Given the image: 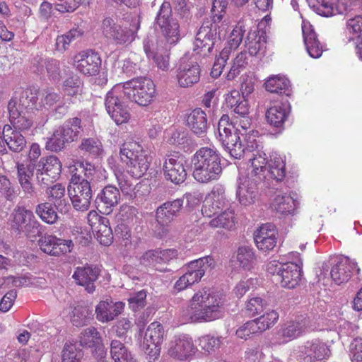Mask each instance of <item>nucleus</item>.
Listing matches in <instances>:
<instances>
[{
  "label": "nucleus",
  "mask_w": 362,
  "mask_h": 362,
  "mask_svg": "<svg viewBox=\"0 0 362 362\" xmlns=\"http://www.w3.org/2000/svg\"><path fill=\"white\" fill-rule=\"evenodd\" d=\"M355 271H359L356 262L347 257L341 256L334 259L330 275L334 283L340 285L347 282Z\"/></svg>",
  "instance_id": "obj_17"
},
{
  "label": "nucleus",
  "mask_w": 362,
  "mask_h": 362,
  "mask_svg": "<svg viewBox=\"0 0 362 362\" xmlns=\"http://www.w3.org/2000/svg\"><path fill=\"white\" fill-rule=\"evenodd\" d=\"M304 43L309 55L315 59L321 57L323 52L322 45L318 40L317 34L310 25L302 27Z\"/></svg>",
  "instance_id": "obj_34"
},
{
  "label": "nucleus",
  "mask_w": 362,
  "mask_h": 362,
  "mask_svg": "<svg viewBox=\"0 0 362 362\" xmlns=\"http://www.w3.org/2000/svg\"><path fill=\"white\" fill-rule=\"evenodd\" d=\"M248 64V58L246 52H241L233 60L230 68L226 75V78L229 81L233 80Z\"/></svg>",
  "instance_id": "obj_43"
},
{
  "label": "nucleus",
  "mask_w": 362,
  "mask_h": 362,
  "mask_svg": "<svg viewBox=\"0 0 362 362\" xmlns=\"http://www.w3.org/2000/svg\"><path fill=\"white\" fill-rule=\"evenodd\" d=\"M8 109L10 122L16 129L24 131L32 127L33 121L27 115V107L11 100L8 103Z\"/></svg>",
  "instance_id": "obj_23"
},
{
  "label": "nucleus",
  "mask_w": 362,
  "mask_h": 362,
  "mask_svg": "<svg viewBox=\"0 0 362 362\" xmlns=\"http://www.w3.org/2000/svg\"><path fill=\"white\" fill-rule=\"evenodd\" d=\"M245 44L251 56L257 55L264 48L265 41L262 40L256 31H250L245 40Z\"/></svg>",
  "instance_id": "obj_52"
},
{
  "label": "nucleus",
  "mask_w": 362,
  "mask_h": 362,
  "mask_svg": "<svg viewBox=\"0 0 362 362\" xmlns=\"http://www.w3.org/2000/svg\"><path fill=\"white\" fill-rule=\"evenodd\" d=\"M72 247L71 240H65L52 235L47 236V254L56 256L61 252H69L71 251Z\"/></svg>",
  "instance_id": "obj_39"
},
{
  "label": "nucleus",
  "mask_w": 362,
  "mask_h": 362,
  "mask_svg": "<svg viewBox=\"0 0 362 362\" xmlns=\"http://www.w3.org/2000/svg\"><path fill=\"white\" fill-rule=\"evenodd\" d=\"M71 184L75 185L74 187V194L69 192V197L72 201V204L83 202V204H90L91 198L90 185L87 180L82 179L80 173H75L71 175Z\"/></svg>",
  "instance_id": "obj_25"
},
{
  "label": "nucleus",
  "mask_w": 362,
  "mask_h": 362,
  "mask_svg": "<svg viewBox=\"0 0 362 362\" xmlns=\"http://www.w3.org/2000/svg\"><path fill=\"white\" fill-rule=\"evenodd\" d=\"M34 216L30 210L18 206L13 214L11 228L18 233H23L34 242V238L40 236L39 224L33 220Z\"/></svg>",
  "instance_id": "obj_9"
},
{
  "label": "nucleus",
  "mask_w": 362,
  "mask_h": 362,
  "mask_svg": "<svg viewBox=\"0 0 362 362\" xmlns=\"http://www.w3.org/2000/svg\"><path fill=\"white\" fill-rule=\"evenodd\" d=\"M80 345L91 349L92 354L97 358H103L106 355L100 332L93 327L84 329L79 337Z\"/></svg>",
  "instance_id": "obj_18"
},
{
  "label": "nucleus",
  "mask_w": 362,
  "mask_h": 362,
  "mask_svg": "<svg viewBox=\"0 0 362 362\" xmlns=\"http://www.w3.org/2000/svg\"><path fill=\"white\" fill-rule=\"evenodd\" d=\"M214 266V259L211 256H205L188 263L185 273L194 284L201 280L207 269H212Z\"/></svg>",
  "instance_id": "obj_24"
},
{
  "label": "nucleus",
  "mask_w": 362,
  "mask_h": 362,
  "mask_svg": "<svg viewBox=\"0 0 362 362\" xmlns=\"http://www.w3.org/2000/svg\"><path fill=\"white\" fill-rule=\"evenodd\" d=\"M164 334L163 327L158 322H153L148 326L144 334L142 348L148 362H154L158 358Z\"/></svg>",
  "instance_id": "obj_7"
},
{
  "label": "nucleus",
  "mask_w": 362,
  "mask_h": 362,
  "mask_svg": "<svg viewBox=\"0 0 362 362\" xmlns=\"http://www.w3.org/2000/svg\"><path fill=\"white\" fill-rule=\"evenodd\" d=\"M212 227H221L228 230H231L235 226V218L231 211L221 209L217 216L210 221Z\"/></svg>",
  "instance_id": "obj_45"
},
{
  "label": "nucleus",
  "mask_w": 362,
  "mask_h": 362,
  "mask_svg": "<svg viewBox=\"0 0 362 362\" xmlns=\"http://www.w3.org/2000/svg\"><path fill=\"white\" fill-rule=\"evenodd\" d=\"M83 351L76 344L66 343L62 351V362H81Z\"/></svg>",
  "instance_id": "obj_46"
},
{
  "label": "nucleus",
  "mask_w": 362,
  "mask_h": 362,
  "mask_svg": "<svg viewBox=\"0 0 362 362\" xmlns=\"http://www.w3.org/2000/svg\"><path fill=\"white\" fill-rule=\"evenodd\" d=\"M124 306L121 301L102 300L95 308L96 318L101 322L112 321L122 313Z\"/></svg>",
  "instance_id": "obj_27"
},
{
  "label": "nucleus",
  "mask_w": 362,
  "mask_h": 362,
  "mask_svg": "<svg viewBox=\"0 0 362 362\" xmlns=\"http://www.w3.org/2000/svg\"><path fill=\"white\" fill-rule=\"evenodd\" d=\"M120 89L119 86L114 87L107 93L105 100L106 110L117 124L127 122L130 117L128 110L119 98L122 92V89Z\"/></svg>",
  "instance_id": "obj_14"
},
{
  "label": "nucleus",
  "mask_w": 362,
  "mask_h": 362,
  "mask_svg": "<svg viewBox=\"0 0 362 362\" xmlns=\"http://www.w3.org/2000/svg\"><path fill=\"white\" fill-rule=\"evenodd\" d=\"M18 178L19 183L25 193H31L33 185L30 182L33 176V171L29 167L25 166L23 163L17 164Z\"/></svg>",
  "instance_id": "obj_49"
},
{
  "label": "nucleus",
  "mask_w": 362,
  "mask_h": 362,
  "mask_svg": "<svg viewBox=\"0 0 362 362\" xmlns=\"http://www.w3.org/2000/svg\"><path fill=\"white\" fill-rule=\"evenodd\" d=\"M181 205H160L156 210V221L161 225L165 226L170 223L175 213L180 209Z\"/></svg>",
  "instance_id": "obj_47"
},
{
  "label": "nucleus",
  "mask_w": 362,
  "mask_h": 362,
  "mask_svg": "<svg viewBox=\"0 0 362 362\" xmlns=\"http://www.w3.org/2000/svg\"><path fill=\"white\" fill-rule=\"evenodd\" d=\"M290 112V105L287 103H276L269 107L266 112L267 122L278 129H281Z\"/></svg>",
  "instance_id": "obj_32"
},
{
  "label": "nucleus",
  "mask_w": 362,
  "mask_h": 362,
  "mask_svg": "<svg viewBox=\"0 0 362 362\" xmlns=\"http://www.w3.org/2000/svg\"><path fill=\"white\" fill-rule=\"evenodd\" d=\"M309 6L317 14L329 17L335 14L334 0H307Z\"/></svg>",
  "instance_id": "obj_41"
},
{
  "label": "nucleus",
  "mask_w": 362,
  "mask_h": 362,
  "mask_svg": "<svg viewBox=\"0 0 362 362\" xmlns=\"http://www.w3.org/2000/svg\"><path fill=\"white\" fill-rule=\"evenodd\" d=\"M255 262V257L253 249L249 246H241L237 250L236 263L238 267L245 270L250 271Z\"/></svg>",
  "instance_id": "obj_38"
},
{
  "label": "nucleus",
  "mask_w": 362,
  "mask_h": 362,
  "mask_svg": "<svg viewBox=\"0 0 362 362\" xmlns=\"http://www.w3.org/2000/svg\"><path fill=\"white\" fill-rule=\"evenodd\" d=\"M349 352L351 362H362V338L356 337L353 340Z\"/></svg>",
  "instance_id": "obj_64"
},
{
  "label": "nucleus",
  "mask_w": 362,
  "mask_h": 362,
  "mask_svg": "<svg viewBox=\"0 0 362 362\" xmlns=\"http://www.w3.org/2000/svg\"><path fill=\"white\" fill-rule=\"evenodd\" d=\"M110 356L113 362H136L126 346L117 339L110 343Z\"/></svg>",
  "instance_id": "obj_37"
},
{
  "label": "nucleus",
  "mask_w": 362,
  "mask_h": 362,
  "mask_svg": "<svg viewBox=\"0 0 362 362\" xmlns=\"http://www.w3.org/2000/svg\"><path fill=\"white\" fill-rule=\"evenodd\" d=\"M257 180L247 177L236 190V199L240 204H252L258 200L259 194L257 190Z\"/></svg>",
  "instance_id": "obj_31"
},
{
  "label": "nucleus",
  "mask_w": 362,
  "mask_h": 362,
  "mask_svg": "<svg viewBox=\"0 0 362 362\" xmlns=\"http://www.w3.org/2000/svg\"><path fill=\"white\" fill-rule=\"evenodd\" d=\"M144 49L147 57L153 59L158 69L165 72L170 70V47L168 45L163 41L156 45L153 40L147 38L144 40Z\"/></svg>",
  "instance_id": "obj_13"
},
{
  "label": "nucleus",
  "mask_w": 362,
  "mask_h": 362,
  "mask_svg": "<svg viewBox=\"0 0 362 362\" xmlns=\"http://www.w3.org/2000/svg\"><path fill=\"white\" fill-rule=\"evenodd\" d=\"M238 131L240 129H236L225 134L218 135V139L222 146L232 157L236 159L240 158L245 152V148L240 141Z\"/></svg>",
  "instance_id": "obj_29"
},
{
  "label": "nucleus",
  "mask_w": 362,
  "mask_h": 362,
  "mask_svg": "<svg viewBox=\"0 0 362 362\" xmlns=\"http://www.w3.org/2000/svg\"><path fill=\"white\" fill-rule=\"evenodd\" d=\"M71 174L75 173H80L82 175V179L90 182L93 180L94 175L96 173L95 167L88 161L77 160L74 165L70 168Z\"/></svg>",
  "instance_id": "obj_44"
},
{
  "label": "nucleus",
  "mask_w": 362,
  "mask_h": 362,
  "mask_svg": "<svg viewBox=\"0 0 362 362\" xmlns=\"http://www.w3.org/2000/svg\"><path fill=\"white\" fill-rule=\"evenodd\" d=\"M229 57V50L223 48L220 52L219 57L216 59L211 69L212 77L217 78L221 76Z\"/></svg>",
  "instance_id": "obj_61"
},
{
  "label": "nucleus",
  "mask_w": 362,
  "mask_h": 362,
  "mask_svg": "<svg viewBox=\"0 0 362 362\" xmlns=\"http://www.w3.org/2000/svg\"><path fill=\"white\" fill-rule=\"evenodd\" d=\"M90 313L86 308L83 306L75 307L71 314V321L76 327H82L88 322Z\"/></svg>",
  "instance_id": "obj_58"
},
{
  "label": "nucleus",
  "mask_w": 362,
  "mask_h": 362,
  "mask_svg": "<svg viewBox=\"0 0 362 362\" xmlns=\"http://www.w3.org/2000/svg\"><path fill=\"white\" fill-rule=\"evenodd\" d=\"M225 337L214 334H206L199 338V346L206 352L218 350L223 344Z\"/></svg>",
  "instance_id": "obj_42"
},
{
  "label": "nucleus",
  "mask_w": 362,
  "mask_h": 362,
  "mask_svg": "<svg viewBox=\"0 0 362 362\" xmlns=\"http://www.w3.org/2000/svg\"><path fill=\"white\" fill-rule=\"evenodd\" d=\"M331 355L329 346L320 339L306 341L299 346L296 356L299 362H317L327 360Z\"/></svg>",
  "instance_id": "obj_11"
},
{
  "label": "nucleus",
  "mask_w": 362,
  "mask_h": 362,
  "mask_svg": "<svg viewBox=\"0 0 362 362\" xmlns=\"http://www.w3.org/2000/svg\"><path fill=\"white\" fill-rule=\"evenodd\" d=\"M122 93L130 100L141 106H146L153 100L156 89L150 78L141 77L126 82Z\"/></svg>",
  "instance_id": "obj_4"
},
{
  "label": "nucleus",
  "mask_w": 362,
  "mask_h": 362,
  "mask_svg": "<svg viewBox=\"0 0 362 362\" xmlns=\"http://www.w3.org/2000/svg\"><path fill=\"white\" fill-rule=\"evenodd\" d=\"M74 66L86 76H95L101 67V59L98 53L90 49L82 51L74 58Z\"/></svg>",
  "instance_id": "obj_16"
},
{
  "label": "nucleus",
  "mask_w": 362,
  "mask_h": 362,
  "mask_svg": "<svg viewBox=\"0 0 362 362\" xmlns=\"http://www.w3.org/2000/svg\"><path fill=\"white\" fill-rule=\"evenodd\" d=\"M0 194L9 202H13L18 194L11 187L10 180L4 175H0Z\"/></svg>",
  "instance_id": "obj_60"
},
{
  "label": "nucleus",
  "mask_w": 362,
  "mask_h": 362,
  "mask_svg": "<svg viewBox=\"0 0 362 362\" xmlns=\"http://www.w3.org/2000/svg\"><path fill=\"white\" fill-rule=\"evenodd\" d=\"M7 146L14 152L21 151L26 144L24 136L18 131L11 130L6 134Z\"/></svg>",
  "instance_id": "obj_54"
},
{
  "label": "nucleus",
  "mask_w": 362,
  "mask_h": 362,
  "mask_svg": "<svg viewBox=\"0 0 362 362\" xmlns=\"http://www.w3.org/2000/svg\"><path fill=\"white\" fill-rule=\"evenodd\" d=\"M279 313L276 310H270L262 316L253 320L259 333L273 327L279 319Z\"/></svg>",
  "instance_id": "obj_48"
},
{
  "label": "nucleus",
  "mask_w": 362,
  "mask_h": 362,
  "mask_svg": "<svg viewBox=\"0 0 362 362\" xmlns=\"http://www.w3.org/2000/svg\"><path fill=\"white\" fill-rule=\"evenodd\" d=\"M92 230L101 245L107 246L112 243L113 237L108 221L96 226Z\"/></svg>",
  "instance_id": "obj_55"
},
{
  "label": "nucleus",
  "mask_w": 362,
  "mask_h": 362,
  "mask_svg": "<svg viewBox=\"0 0 362 362\" xmlns=\"http://www.w3.org/2000/svg\"><path fill=\"white\" fill-rule=\"evenodd\" d=\"M264 86L266 90L270 93L287 96L291 94L289 80L280 75L269 77L264 83Z\"/></svg>",
  "instance_id": "obj_36"
},
{
  "label": "nucleus",
  "mask_w": 362,
  "mask_h": 362,
  "mask_svg": "<svg viewBox=\"0 0 362 362\" xmlns=\"http://www.w3.org/2000/svg\"><path fill=\"white\" fill-rule=\"evenodd\" d=\"M62 173V163L55 156H47V176L49 177L51 182L56 181Z\"/></svg>",
  "instance_id": "obj_57"
},
{
  "label": "nucleus",
  "mask_w": 362,
  "mask_h": 362,
  "mask_svg": "<svg viewBox=\"0 0 362 362\" xmlns=\"http://www.w3.org/2000/svg\"><path fill=\"white\" fill-rule=\"evenodd\" d=\"M146 292L144 290L131 294L128 298L129 307L134 311L144 308L146 305Z\"/></svg>",
  "instance_id": "obj_63"
},
{
  "label": "nucleus",
  "mask_w": 362,
  "mask_h": 362,
  "mask_svg": "<svg viewBox=\"0 0 362 362\" xmlns=\"http://www.w3.org/2000/svg\"><path fill=\"white\" fill-rule=\"evenodd\" d=\"M205 202L208 204H226L230 202L231 199L229 195L226 192L225 189L221 185H216L211 191L205 197Z\"/></svg>",
  "instance_id": "obj_53"
},
{
  "label": "nucleus",
  "mask_w": 362,
  "mask_h": 362,
  "mask_svg": "<svg viewBox=\"0 0 362 362\" xmlns=\"http://www.w3.org/2000/svg\"><path fill=\"white\" fill-rule=\"evenodd\" d=\"M217 23L205 20L199 29L194 42L195 50L203 56H207L213 52L214 46L218 41Z\"/></svg>",
  "instance_id": "obj_10"
},
{
  "label": "nucleus",
  "mask_w": 362,
  "mask_h": 362,
  "mask_svg": "<svg viewBox=\"0 0 362 362\" xmlns=\"http://www.w3.org/2000/svg\"><path fill=\"white\" fill-rule=\"evenodd\" d=\"M81 81L80 78L75 75L66 78L63 83L64 90L71 96L76 95L81 91Z\"/></svg>",
  "instance_id": "obj_59"
},
{
  "label": "nucleus",
  "mask_w": 362,
  "mask_h": 362,
  "mask_svg": "<svg viewBox=\"0 0 362 362\" xmlns=\"http://www.w3.org/2000/svg\"><path fill=\"white\" fill-rule=\"evenodd\" d=\"M121 161L126 164L127 172L136 179L141 177L148 170L151 158L134 141L125 142L119 151Z\"/></svg>",
  "instance_id": "obj_3"
},
{
  "label": "nucleus",
  "mask_w": 362,
  "mask_h": 362,
  "mask_svg": "<svg viewBox=\"0 0 362 362\" xmlns=\"http://www.w3.org/2000/svg\"><path fill=\"white\" fill-rule=\"evenodd\" d=\"M288 258L289 261L284 263L277 281L282 287L291 289L297 286L301 280L303 262L297 252L288 253Z\"/></svg>",
  "instance_id": "obj_8"
},
{
  "label": "nucleus",
  "mask_w": 362,
  "mask_h": 362,
  "mask_svg": "<svg viewBox=\"0 0 362 362\" xmlns=\"http://www.w3.org/2000/svg\"><path fill=\"white\" fill-rule=\"evenodd\" d=\"M187 160L177 153L166 155L163 163V172L166 180L178 185L187 177Z\"/></svg>",
  "instance_id": "obj_12"
},
{
  "label": "nucleus",
  "mask_w": 362,
  "mask_h": 362,
  "mask_svg": "<svg viewBox=\"0 0 362 362\" xmlns=\"http://www.w3.org/2000/svg\"><path fill=\"white\" fill-rule=\"evenodd\" d=\"M308 326V322L306 319L287 322L278 332L279 343H286L300 337L305 332Z\"/></svg>",
  "instance_id": "obj_28"
},
{
  "label": "nucleus",
  "mask_w": 362,
  "mask_h": 362,
  "mask_svg": "<svg viewBox=\"0 0 362 362\" xmlns=\"http://www.w3.org/2000/svg\"><path fill=\"white\" fill-rule=\"evenodd\" d=\"M186 125L191 132L199 137L206 136L209 125L206 112L201 108H195L185 118Z\"/></svg>",
  "instance_id": "obj_22"
},
{
  "label": "nucleus",
  "mask_w": 362,
  "mask_h": 362,
  "mask_svg": "<svg viewBox=\"0 0 362 362\" xmlns=\"http://www.w3.org/2000/svg\"><path fill=\"white\" fill-rule=\"evenodd\" d=\"M265 175H267L266 182L268 183L267 187H270L269 183L270 179L276 182H281L284 179L286 164L283 158L277 153H274L270 155Z\"/></svg>",
  "instance_id": "obj_33"
},
{
  "label": "nucleus",
  "mask_w": 362,
  "mask_h": 362,
  "mask_svg": "<svg viewBox=\"0 0 362 362\" xmlns=\"http://www.w3.org/2000/svg\"><path fill=\"white\" fill-rule=\"evenodd\" d=\"M257 333L259 332L257 328L256 324L252 320L247 321L238 327L236 330L235 334L238 338L246 340L250 338L251 335Z\"/></svg>",
  "instance_id": "obj_62"
},
{
  "label": "nucleus",
  "mask_w": 362,
  "mask_h": 362,
  "mask_svg": "<svg viewBox=\"0 0 362 362\" xmlns=\"http://www.w3.org/2000/svg\"><path fill=\"white\" fill-rule=\"evenodd\" d=\"M155 25L158 26L165 37L168 44L176 43L180 39V25L177 21L173 17L171 5L164 1L157 13Z\"/></svg>",
  "instance_id": "obj_6"
},
{
  "label": "nucleus",
  "mask_w": 362,
  "mask_h": 362,
  "mask_svg": "<svg viewBox=\"0 0 362 362\" xmlns=\"http://www.w3.org/2000/svg\"><path fill=\"white\" fill-rule=\"evenodd\" d=\"M277 234L276 227L273 224H263L255 233L256 246L263 252L273 250L276 245Z\"/></svg>",
  "instance_id": "obj_21"
},
{
  "label": "nucleus",
  "mask_w": 362,
  "mask_h": 362,
  "mask_svg": "<svg viewBox=\"0 0 362 362\" xmlns=\"http://www.w3.org/2000/svg\"><path fill=\"white\" fill-rule=\"evenodd\" d=\"M76 131L69 129L66 125L59 127L52 134L47 141V149L52 151H60L64 147L66 143L72 142L78 138Z\"/></svg>",
  "instance_id": "obj_26"
},
{
  "label": "nucleus",
  "mask_w": 362,
  "mask_h": 362,
  "mask_svg": "<svg viewBox=\"0 0 362 362\" xmlns=\"http://www.w3.org/2000/svg\"><path fill=\"white\" fill-rule=\"evenodd\" d=\"M223 165L221 153L214 148L202 147L192 158V175L200 183L218 180Z\"/></svg>",
  "instance_id": "obj_2"
},
{
  "label": "nucleus",
  "mask_w": 362,
  "mask_h": 362,
  "mask_svg": "<svg viewBox=\"0 0 362 362\" xmlns=\"http://www.w3.org/2000/svg\"><path fill=\"white\" fill-rule=\"evenodd\" d=\"M100 274V269L96 266L86 265L78 267L74 271L72 278L75 282L89 293H93L95 290V282Z\"/></svg>",
  "instance_id": "obj_20"
},
{
  "label": "nucleus",
  "mask_w": 362,
  "mask_h": 362,
  "mask_svg": "<svg viewBox=\"0 0 362 362\" xmlns=\"http://www.w3.org/2000/svg\"><path fill=\"white\" fill-rule=\"evenodd\" d=\"M83 30L77 27L71 29L63 35L58 36L56 39V49L59 51L66 50L71 42L81 38V37L83 35Z\"/></svg>",
  "instance_id": "obj_40"
},
{
  "label": "nucleus",
  "mask_w": 362,
  "mask_h": 362,
  "mask_svg": "<svg viewBox=\"0 0 362 362\" xmlns=\"http://www.w3.org/2000/svg\"><path fill=\"white\" fill-rule=\"evenodd\" d=\"M225 296L203 288L197 291L187 307L180 311L183 323L209 322L222 318L225 314Z\"/></svg>",
  "instance_id": "obj_1"
},
{
  "label": "nucleus",
  "mask_w": 362,
  "mask_h": 362,
  "mask_svg": "<svg viewBox=\"0 0 362 362\" xmlns=\"http://www.w3.org/2000/svg\"><path fill=\"white\" fill-rule=\"evenodd\" d=\"M120 199L119 189L112 185L105 187L96 197V202L99 201L104 204H118Z\"/></svg>",
  "instance_id": "obj_51"
},
{
  "label": "nucleus",
  "mask_w": 362,
  "mask_h": 362,
  "mask_svg": "<svg viewBox=\"0 0 362 362\" xmlns=\"http://www.w3.org/2000/svg\"><path fill=\"white\" fill-rule=\"evenodd\" d=\"M250 161L252 168L250 173V178L262 182L264 187H268V183L266 182L267 175L265 173L269 161L267 160L266 154L264 152H258L250 159Z\"/></svg>",
  "instance_id": "obj_35"
},
{
  "label": "nucleus",
  "mask_w": 362,
  "mask_h": 362,
  "mask_svg": "<svg viewBox=\"0 0 362 362\" xmlns=\"http://www.w3.org/2000/svg\"><path fill=\"white\" fill-rule=\"evenodd\" d=\"M197 351L192 338L181 334L174 336L169 341L167 354L173 358L185 361L192 356Z\"/></svg>",
  "instance_id": "obj_15"
},
{
  "label": "nucleus",
  "mask_w": 362,
  "mask_h": 362,
  "mask_svg": "<svg viewBox=\"0 0 362 362\" xmlns=\"http://www.w3.org/2000/svg\"><path fill=\"white\" fill-rule=\"evenodd\" d=\"M238 131L240 129H236L225 134L218 135V139L222 146L232 157L236 159L240 158L245 152V148L240 141Z\"/></svg>",
  "instance_id": "obj_30"
},
{
  "label": "nucleus",
  "mask_w": 362,
  "mask_h": 362,
  "mask_svg": "<svg viewBox=\"0 0 362 362\" xmlns=\"http://www.w3.org/2000/svg\"><path fill=\"white\" fill-rule=\"evenodd\" d=\"M200 67L197 62H186L182 59L180 64L177 69V79L180 87H192L197 83L200 79Z\"/></svg>",
  "instance_id": "obj_19"
},
{
  "label": "nucleus",
  "mask_w": 362,
  "mask_h": 362,
  "mask_svg": "<svg viewBox=\"0 0 362 362\" xmlns=\"http://www.w3.org/2000/svg\"><path fill=\"white\" fill-rule=\"evenodd\" d=\"M267 306L266 301L261 297L250 298L245 303V312L249 316H255L261 313Z\"/></svg>",
  "instance_id": "obj_56"
},
{
  "label": "nucleus",
  "mask_w": 362,
  "mask_h": 362,
  "mask_svg": "<svg viewBox=\"0 0 362 362\" xmlns=\"http://www.w3.org/2000/svg\"><path fill=\"white\" fill-rule=\"evenodd\" d=\"M132 23V28H122L112 18L106 17L102 21L100 30L103 35L107 40H112L116 45H124L134 40L136 33L140 27L139 18H135Z\"/></svg>",
  "instance_id": "obj_5"
},
{
  "label": "nucleus",
  "mask_w": 362,
  "mask_h": 362,
  "mask_svg": "<svg viewBox=\"0 0 362 362\" xmlns=\"http://www.w3.org/2000/svg\"><path fill=\"white\" fill-rule=\"evenodd\" d=\"M81 151L94 158L99 157L103 153L101 142L95 138H88L82 140L79 146Z\"/></svg>",
  "instance_id": "obj_50"
}]
</instances>
